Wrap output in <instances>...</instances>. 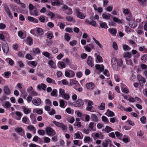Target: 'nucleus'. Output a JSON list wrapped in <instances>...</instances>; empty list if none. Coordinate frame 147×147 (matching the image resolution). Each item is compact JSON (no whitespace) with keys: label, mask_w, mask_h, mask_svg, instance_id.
<instances>
[{"label":"nucleus","mask_w":147,"mask_h":147,"mask_svg":"<svg viewBox=\"0 0 147 147\" xmlns=\"http://www.w3.org/2000/svg\"><path fill=\"white\" fill-rule=\"evenodd\" d=\"M88 101V99H85L84 101L81 99H78L76 101L73 102L72 105L75 107L82 106L84 104V102H87Z\"/></svg>","instance_id":"1"},{"label":"nucleus","mask_w":147,"mask_h":147,"mask_svg":"<svg viewBox=\"0 0 147 147\" xmlns=\"http://www.w3.org/2000/svg\"><path fill=\"white\" fill-rule=\"evenodd\" d=\"M75 11L76 13V16L78 18L81 19H84L86 17V14L81 12L79 9L76 8L75 9Z\"/></svg>","instance_id":"2"},{"label":"nucleus","mask_w":147,"mask_h":147,"mask_svg":"<svg viewBox=\"0 0 147 147\" xmlns=\"http://www.w3.org/2000/svg\"><path fill=\"white\" fill-rule=\"evenodd\" d=\"M53 123L57 127L61 128L63 131H65L67 129V126L62 123L57 122L55 121H53Z\"/></svg>","instance_id":"3"},{"label":"nucleus","mask_w":147,"mask_h":147,"mask_svg":"<svg viewBox=\"0 0 147 147\" xmlns=\"http://www.w3.org/2000/svg\"><path fill=\"white\" fill-rule=\"evenodd\" d=\"M47 134L51 136H53L56 134L55 131L52 128L50 127H47L45 129Z\"/></svg>","instance_id":"4"},{"label":"nucleus","mask_w":147,"mask_h":147,"mask_svg":"<svg viewBox=\"0 0 147 147\" xmlns=\"http://www.w3.org/2000/svg\"><path fill=\"white\" fill-rule=\"evenodd\" d=\"M111 63L113 68L115 70L117 71L118 70V67L117 65V60L115 57L112 58L111 60Z\"/></svg>","instance_id":"5"},{"label":"nucleus","mask_w":147,"mask_h":147,"mask_svg":"<svg viewBox=\"0 0 147 147\" xmlns=\"http://www.w3.org/2000/svg\"><path fill=\"white\" fill-rule=\"evenodd\" d=\"M15 131L21 136H24L25 135V131L22 127H17L15 129Z\"/></svg>","instance_id":"6"},{"label":"nucleus","mask_w":147,"mask_h":147,"mask_svg":"<svg viewBox=\"0 0 147 147\" xmlns=\"http://www.w3.org/2000/svg\"><path fill=\"white\" fill-rule=\"evenodd\" d=\"M2 48L4 53L7 54L8 53L9 48L7 42H4L2 44Z\"/></svg>","instance_id":"7"},{"label":"nucleus","mask_w":147,"mask_h":147,"mask_svg":"<svg viewBox=\"0 0 147 147\" xmlns=\"http://www.w3.org/2000/svg\"><path fill=\"white\" fill-rule=\"evenodd\" d=\"M85 50L88 52H91L94 48V46L92 44H89L84 47Z\"/></svg>","instance_id":"8"},{"label":"nucleus","mask_w":147,"mask_h":147,"mask_svg":"<svg viewBox=\"0 0 147 147\" xmlns=\"http://www.w3.org/2000/svg\"><path fill=\"white\" fill-rule=\"evenodd\" d=\"M3 91L4 93L7 95H9L11 94V90L7 86H4Z\"/></svg>","instance_id":"9"},{"label":"nucleus","mask_w":147,"mask_h":147,"mask_svg":"<svg viewBox=\"0 0 147 147\" xmlns=\"http://www.w3.org/2000/svg\"><path fill=\"white\" fill-rule=\"evenodd\" d=\"M87 62L88 64L91 67H92L94 66L93 59L91 56H89L88 57Z\"/></svg>","instance_id":"10"},{"label":"nucleus","mask_w":147,"mask_h":147,"mask_svg":"<svg viewBox=\"0 0 147 147\" xmlns=\"http://www.w3.org/2000/svg\"><path fill=\"white\" fill-rule=\"evenodd\" d=\"M95 68L96 69L99 70L101 72H102L104 69V67L103 64L101 65L99 64H96L95 65Z\"/></svg>","instance_id":"11"},{"label":"nucleus","mask_w":147,"mask_h":147,"mask_svg":"<svg viewBox=\"0 0 147 147\" xmlns=\"http://www.w3.org/2000/svg\"><path fill=\"white\" fill-rule=\"evenodd\" d=\"M41 102V100L40 98H38L36 100L34 99L32 100V103L36 106H38L40 105Z\"/></svg>","instance_id":"12"},{"label":"nucleus","mask_w":147,"mask_h":147,"mask_svg":"<svg viewBox=\"0 0 147 147\" xmlns=\"http://www.w3.org/2000/svg\"><path fill=\"white\" fill-rule=\"evenodd\" d=\"M138 79L140 84L144 83L146 82L145 79L144 78L142 77L140 75L138 76Z\"/></svg>","instance_id":"13"},{"label":"nucleus","mask_w":147,"mask_h":147,"mask_svg":"<svg viewBox=\"0 0 147 147\" xmlns=\"http://www.w3.org/2000/svg\"><path fill=\"white\" fill-rule=\"evenodd\" d=\"M58 67L61 69H63L65 68L66 67V63L63 61H59L57 63Z\"/></svg>","instance_id":"14"},{"label":"nucleus","mask_w":147,"mask_h":147,"mask_svg":"<svg viewBox=\"0 0 147 147\" xmlns=\"http://www.w3.org/2000/svg\"><path fill=\"white\" fill-rule=\"evenodd\" d=\"M108 31L113 36H115L117 33L116 30L115 28H109L108 29Z\"/></svg>","instance_id":"15"},{"label":"nucleus","mask_w":147,"mask_h":147,"mask_svg":"<svg viewBox=\"0 0 147 147\" xmlns=\"http://www.w3.org/2000/svg\"><path fill=\"white\" fill-rule=\"evenodd\" d=\"M130 22L129 23V26L133 28H136L137 26V24L136 22L134 20H132L130 21Z\"/></svg>","instance_id":"16"},{"label":"nucleus","mask_w":147,"mask_h":147,"mask_svg":"<svg viewBox=\"0 0 147 147\" xmlns=\"http://www.w3.org/2000/svg\"><path fill=\"white\" fill-rule=\"evenodd\" d=\"M91 119L94 122H98V119L97 116L94 114H92L91 115Z\"/></svg>","instance_id":"17"},{"label":"nucleus","mask_w":147,"mask_h":147,"mask_svg":"<svg viewBox=\"0 0 147 147\" xmlns=\"http://www.w3.org/2000/svg\"><path fill=\"white\" fill-rule=\"evenodd\" d=\"M46 80L48 83H52L54 85L56 84V83L55 81L50 78H47L46 79Z\"/></svg>","instance_id":"18"},{"label":"nucleus","mask_w":147,"mask_h":147,"mask_svg":"<svg viewBox=\"0 0 147 147\" xmlns=\"http://www.w3.org/2000/svg\"><path fill=\"white\" fill-rule=\"evenodd\" d=\"M37 88L40 90H41L42 89L43 90H45L47 88V85L44 84L42 83L41 84L38 85L37 86Z\"/></svg>","instance_id":"19"},{"label":"nucleus","mask_w":147,"mask_h":147,"mask_svg":"<svg viewBox=\"0 0 147 147\" xmlns=\"http://www.w3.org/2000/svg\"><path fill=\"white\" fill-rule=\"evenodd\" d=\"M111 15L110 13L106 14L105 13H103L102 14V17L104 19L106 20L110 19Z\"/></svg>","instance_id":"20"},{"label":"nucleus","mask_w":147,"mask_h":147,"mask_svg":"<svg viewBox=\"0 0 147 147\" xmlns=\"http://www.w3.org/2000/svg\"><path fill=\"white\" fill-rule=\"evenodd\" d=\"M86 86L88 89H91L94 87V85L92 82H90L86 84Z\"/></svg>","instance_id":"21"},{"label":"nucleus","mask_w":147,"mask_h":147,"mask_svg":"<svg viewBox=\"0 0 147 147\" xmlns=\"http://www.w3.org/2000/svg\"><path fill=\"white\" fill-rule=\"evenodd\" d=\"M124 57L127 59H130L131 57V53L128 52H124L123 54Z\"/></svg>","instance_id":"22"},{"label":"nucleus","mask_w":147,"mask_h":147,"mask_svg":"<svg viewBox=\"0 0 147 147\" xmlns=\"http://www.w3.org/2000/svg\"><path fill=\"white\" fill-rule=\"evenodd\" d=\"M33 39L30 37H28L26 39L27 43L29 46L32 45L33 43Z\"/></svg>","instance_id":"23"},{"label":"nucleus","mask_w":147,"mask_h":147,"mask_svg":"<svg viewBox=\"0 0 147 147\" xmlns=\"http://www.w3.org/2000/svg\"><path fill=\"white\" fill-rule=\"evenodd\" d=\"M36 31L39 35H42L43 34V30L42 28L36 27Z\"/></svg>","instance_id":"24"},{"label":"nucleus","mask_w":147,"mask_h":147,"mask_svg":"<svg viewBox=\"0 0 147 147\" xmlns=\"http://www.w3.org/2000/svg\"><path fill=\"white\" fill-rule=\"evenodd\" d=\"M133 18L131 13H130L127 15H126V19L127 21H132Z\"/></svg>","instance_id":"25"},{"label":"nucleus","mask_w":147,"mask_h":147,"mask_svg":"<svg viewBox=\"0 0 147 147\" xmlns=\"http://www.w3.org/2000/svg\"><path fill=\"white\" fill-rule=\"evenodd\" d=\"M54 1H51V3L52 5L55 6H59L60 5V2L59 0H53Z\"/></svg>","instance_id":"26"},{"label":"nucleus","mask_w":147,"mask_h":147,"mask_svg":"<svg viewBox=\"0 0 147 147\" xmlns=\"http://www.w3.org/2000/svg\"><path fill=\"white\" fill-rule=\"evenodd\" d=\"M15 113L16 115L18 116L16 118V119L18 120H20L21 117L23 115V114L19 111H16Z\"/></svg>","instance_id":"27"},{"label":"nucleus","mask_w":147,"mask_h":147,"mask_svg":"<svg viewBox=\"0 0 147 147\" xmlns=\"http://www.w3.org/2000/svg\"><path fill=\"white\" fill-rule=\"evenodd\" d=\"M100 26L102 28L107 29L108 26L107 24L105 22H102L100 23Z\"/></svg>","instance_id":"28"},{"label":"nucleus","mask_w":147,"mask_h":147,"mask_svg":"<svg viewBox=\"0 0 147 147\" xmlns=\"http://www.w3.org/2000/svg\"><path fill=\"white\" fill-rule=\"evenodd\" d=\"M22 109H23L24 113L26 114H27L31 112V111L29 109L27 108L24 106H22Z\"/></svg>","instance_id":"29"},{"label":"nucleus","mask_w":147,"mask_h":147,"mask_svg":"<svg viewBox=\"0 0 147 147\" xmlns=\"http://www.w3.org/2000/svg\"><path fill=\"white\" fill-rule=\"evenodd\" d=\"M30 117L32 121V123L33 124H35L36 122V119L34 115V114L31 115Z\"/></svg>","instance_id":"30"},{"label":"nucleus","mask_w":147,"mask_h":147,"mask_svg":"<svg viewBox=\"0 0 147 147\" xmlns=\"http://www.w3.org/2000/svg\"><path fill=\"white\" fill-rule=\"evenodd\" d=\"M27 128L29 130L32 131L34 133H35L36 129L35 127L32 125H30L28 126Z\"/></svg>","instance_id":"31"},{"label":"nucleus","mask_w":147,"mask_h":147,"mask_svg":"<svg viewBox=\"0 0 147 147\" xmlns=\"http://www.w3.org/2000/svg\"><path fill=\"white\" fill-rule=\"evenodd\" d=\"M65 13L67 15H71L72 14L73 11L71 8L69 7L65 11Z\"/></svg>","instance_id":"32"},{"label":"nucleus","mask_w":147,"mask_h":147,"mask_svg":"<svg viewBox=\"0 0 147 147\" xmlns=\"http://www.w3.org/2000/svg\"><path fill=\"white\" fill-rule=\"evenodd\" d=\"M114 95L113 92H112L111 91L109 92L108 94V98L109 100H113L114 98Z\"/></svg>","instance_id":"33"},{"label":"nucleus","mask_w":147,"mask_h":147,"mask_svg":"<svg viewBox=\"0 0 147 147\" xmlns=\"http://www.w3.org/2000/svg\"><path fill=\"white\" fill-rule=\"evenodd\" d=\"M48 64L51 66V68H53L54 69L56 68V65H54V62L53 60H50Z\"/></svg>","instance_id":"34"},{"label":"nucleus","mask_w":147,"mask_h":147,"mask_svg":"<svg viewBox=\"0 0 147 147\" xmlns=\"http://www.w3.org/2000/svg\"><path fill=\"white\" fill-rule=\"evenodd\" d=\"M64 38L66 40L67 42H68L70 40L71 37L68 33H65V34Z\"/></svg>","instance_id":"35"},{"label":"nucleus","mask_w":147,"mask_h":147,"mask_svg":"<svg viewBox=\"0 0 147 147\" xmlns=\"http://www.w3.org/2000/svg\"><path fill=\"white\" fill-rule=\"evenodd\" d=\"M105 108V104L104 102H102L100 105L98 107V109L100 110H103Z\"/></svg>","instance_id":"36"},{"label":"nucleus","mask_w":147,"mask_h":147,"mask_svg":"<svg viewBox=\"0 0 147 147\" xmlns=\"http://www.w3.org/2000/svg\"><path fill=\"white\" fill-rule=\"evenodd\" d=\"M113 131V129L110 127L106 126L105 129V131L107 133H109L110 132Z\"/></svg>","instance_id":"37"},{"label":"nucleus","mask_w":147,"mask_h":147,"mask_svg":"<svg viewBox=\"0 0 147 147\" xmlns=\"http://www.w3.org/2000/svg\"><path fill=\"white\" fill-rule=\"evenodd\" d=\"M33 51L34 53H36L38 54H39L40 53V50L38 48H36L33 49Z\"/></svg>","instance_id":"38"},{"label":"nucleus","mask_w":147,"mask_h":147,"mask_svg":"<svg viewBox=\"0 0 147 147\" xmlns=\"http://www.w3.org/2000/svg\"><path fill=\"white\" fill-rule=\"evenodd\" d=\"M30 14L32 15L36 16H38V12L36 10H34L33 11H30Z\"/></svg>","instance_id":"39"},{"label":"nucleus","mask_w":147,"mask_h":147,"mask_svg":"<svg viewBox=\"0 0 147 147\" xmlns=\"http://www.w3.org/2000/svg\"><path fill=\"white\" fill-rule=\"evenodd\" d=\"M77 83H78V82L75 79H72L70 80V84L72 86L74 84H76Z\"/></svg>","instance_id":"40"},{"label":"nucleus","mask_w":147,"mask_h":147,"mask_svg":"<svg viewBox=\"0 0 147 147\" xmlns=\"http://www.w3.org/2000/svg\"><path fill=\"white\" fill-rule=\"evenodd\" d=\"M123 64V61L122 59H120L117 60V67H118V66L119 67L122 66Z\"/></svg>","instance_id":"41"},{"label":"nucleus","mask_w":147,"mask_h":147,"mask_svg":"<svg viewBox=\"0 0 147 147\" xmlns=\"http://www.w3.org/2000/svg\"><path fill=\"white\" fill-rule=\"evenodd\" d=\"M57 90L56 89H53L51 92V95L53 96H57Z\"/></svg>","instance_id":"42"},{"label":"nucleus","mask_w":147,"mask_h":147,"mask_svg":"<svg viewBox=\"0 0 147 147\" xmlns=\"http://www.w3.org/2000/svg\"><path fill=\"white\" fill-rule=\"evenodd\" d=\"M59 106L62 108L65 107V103L63 100H61L59 102Z\"/></svg>","instance_id":"43"},{"label":"nucleus","mask_w":147,"mask_h":147,"mask_svg":"<svg viewBox=\"0 0 147 147\" xmlns=\"http://www.w3.org/2000/svg\"><path fill=\"white\" fill-rule=\"evenodd\" d=\"M62 96L63 98L66 100H68L70 98V96L69 94L65 93Z\"/></svg>","instance_id":"44"},{"label":"nucleus","mask_w":147,"mask_h":147,"mask_svg":"<svg viewBox=\"0 0 147 147\" xmlns=\"http://www.w3.org/2000/svg\"><path fill=\"white\" fill-rule=\"evenodd\" d=\"M123 49L125 51L129 50L131 48L127 45H124L123 46Z\"/></svg>","instance_id":"45"},{"label":"nucleus","mask_w":147,"mask_h":147,"mask_svg":"<svg viewBox=\"0 0 147 147\" xmlns=\"http://www.w3.org/2000/svg\"><path fill=\"white\" fill-rule=\"evenodd\" d=\"M44 140V142L45 143H48L50 142L51 139L49 137H45L43 138Z\"/></svg>","instance_id":"46"},{"label":"nucleus","mask_w":147,"mask_h":147,"mask_svg":"<svg viewBox=\"0 0 147 147\" xmlns=\"http://www.w3.org/2000/svg\"><path fill=\"white\" fill-rule=\"evenodd\" d=\"M65 19L67 21L71 22L73 21V18L72 16H68L66 17Z\"/></svg>","instance_id":"47"},{"label":"nucleus","mask_w":147,"mask_h":147,"mask_svg":"<svg viewBox=\"0 0 147 147\" xmlns=\"http://www.w3.org/2000/svg\"><path fill=\"white\" fill-rule=\"evenodd\" d=\"M38 133L40 135L44 136L45 134V131L42 129H39L38 131Z\"/></svg>","instance_id":"48"},{"label":"nucleus","mask_w":147,"mask_h":147,"mask_svg":"<svg viewBox=\"0 0 147 147\" xmlns=\"http://www.w3.org/2000/svg\"><path fill=\"white\" fill-rule=\"evenodd\" d=\"M146 117L144 116H143L140 119V121H141V122L142 124H145L146 123Z\"/></svg>","instance_id":"49"},{"label":"nucleus","mask_w":147,"mask_h":147,"mask_svg":"<svg viewBox=\"0 0 147 147\" xmlns=\"http://www.w3.org/2000/svg\"><path fill=\"white\" fill-rule=\"evenodd\" d=\"M59 92L60 95H61V96L65 93V90L62 88L59 89Z\"/></svg>","instance_id":"50"},{"label":"nucleus","mask_w":147,"mask_h":147,"mask_svg":"<svg viewBox=\"0 0 147 147\" xmlns=\"http://www.w3.org/2000/svg\"><path fill=\"white\" fill-rule=\"evenodd\" d=\"M144 134V133L143 131L140 130L139 131L137 132V136L139 137L142 136Z\"/></svg>","instance_id":"51"},{"label":"nucleus","mask_w":147,"mask_h":147,"mask_svg":"<svg viewBox=\"0 0 147 147\" xmlns=\"http://www.w3.org/2000/svg\"><path fill=\"white\" fill-rule=\"evenodd\" d=\"M39 20L41 22H44L45 20V16H40L39 18Z\"/></svg>","instance_id":"52"},{"label":"nucleus","mask_w":147,"mask_h":147,"mask_svg":"<svg viewBox=\"0 0 147 147\" xmlns=\"http://www.w3.org/2000/svg\"><path fill=\"white\" fill-rule=\"evenodd\" d=\"M123 13H124L125 15H126L129 13L130 12L129 10L127 9H124L123 11Z\"/></svg>","instance_id":"53"},{"label":"nucleus","mask_w":147,"mask_h":147,"mask_svg":"<svg viewBox=\"0 0 147 147\" xmlns=\"http://www.w3.org/2000/svg\"><path fill=\"white\" fill-rule=\"evenodd\" d=\"M105 115L109 117H113L115 115V114L114 112L112 111H109V112L107 114L105 113Z\"/></svg>","instance_id":"54"},{"label":"nucleus","mask_w":147,"mask_h":147,"mask_svg":"<svg viewBox=\"0 0 147 147\" xmlns=\"http://www.w3.org/2000/svg\"><path fill=\"white\" fill-rule=\"evenodd\" d=\"M126 64L127 65H133V63L132 62V61L131 60V59H129V60H127L126 59Z\"/></svg>","instance_id":"55"},{"label":"nucleus","mask_w":147,"mask_h":147,"mask_svg":"<svg viewBox=\"0 0 147 147\" xmlns=\"http://www.w3.org/2000/svg\"><path fill=\"white\" fill-rule=\"evenodd\" d=\"M38 140H41V139L37 136H35L32 140V141L34 142H37Z\"/></svg>","instance_id":"56"},{"label":"nucleus","mask_w":147,"mask_h":147,"mask_svg":"<svg viewBox=\"0 0 147 147\" xmlns=\"http://www.w3.org/2000/svg\"><path fill=\"white\" fill-rule=\"evenodd\" d=\"M96 59L99 63L103 62L102 59V57L100 55H98L96 57Z\"/></svg>","instance_id":"57"},{"label":"nucleus","mask_w":147,"mask_h":147,"mask_svg":"<svg viewBox=\"0 0 147 147\" xmlns=\"http://www.w3.org/2000/svg\"><path fill=\"white\" fill-rule=\"evenodd\" d=\"M80 134H82L81 132H78L74 134V135L76 136V138L77 139H80Z\"/></svg>","instance_id":"58"},{"label":"nucleus","mask_w":147,"mask_h":147,"mask_svg":"<svg viewBox=\"0 0 147 147\" xmlns=\"http://www.w3.org/2000/svg\"><path fill=\"white\" fill-rule=\"evenodd\" d=\"M7 60H9L8 63L10 65L12 66L14 65V62L11 59L9 58Z\"/></svg>","instance_id":"59"},{"label":"nucleus","mask_w":147,"mask_h":147,"mask_svg":"<svg viewBox=\"0 0 147 147\" xmlns=\"http://www.w3.org/2000/svg\"><path fill=\"white\" fill-rule=\"evenodd\" d=\"M147 55L146 54H144L141 57V60L143 62H146Z\"/></svg>","instance_id":"60"},{"label":"nucleus","mask_w":147,"mask_h":147,"mask_svg":"<svg viewBox=\"0 0 147 147\" xmlns=\"http://www.w3.org/2000/svg\"><path fill=\"white\" fill-rule=\"evenodd\" d=\"M11 106V103L7 101L5 102L4 107L7 108H9Z\"/></svg>","instance_id":"61"},{"label":"nucleus","mask_w":147,"mask_h":147,"mask_svg":"<svg viewBox=\"0 0 147 147\" xmlns=\"http://www.w3.org/2000/svg\"><path fill=\"white\" fill-rule=\"evenodd\" d=\"M91 138L89 136H86L85 137L84 139V142L86 143L87 142H89L91 140Z\"/></svg>","instance_id":"62"},{"label":"nucleus","mask_w":147,"mask_h":147,"mask_svg":"<svg viewBox=\"0 0 147 147\" xmlns=\"http://www.w3.org/2000/svg\"><path fill=\"white\" fill-rule=\"evenodd\" d=\"M4 7L5 8V9L7 13H8L9 12H10V11L9 9V8L7 6V5L6 4H5L4 6Z\"/></svg>","instance_id":"63"},{"label":"nucleus","mask_w":147,"mask_h":147,"mask_svg":"<svg viewBox=\"0 0 147 147\" xmlns=\"http://www.w3.org/2000/svg\"><path fill=\"white\" fill-rule=\"evenodd\" d=\"M76 42L77 41L76 40H73L72 41L70 42L69 43L71 46L73 47L76 45Z\"/></svg>","instance_id":"64"}]
</instances>
